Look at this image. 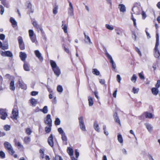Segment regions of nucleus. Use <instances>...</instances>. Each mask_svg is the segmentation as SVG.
<instances>
[{
	"mask_svg": "<svg viewBox=\"0 0 160 160\" xmlns=\"http://www.w3.org/2000/svg\"><path fill=\"white\" fill-rule=\"evenodd\" d=\"M132 20L133 22L134 26L135 27H137L136 22V19L134 18L133 17L132 15Z\"/></svg>",
	"mask_w": 160,
	"mask_h": 160,
	"instance_id": "603ef678",
	"label": "nucleus"
},
{
	"mask_svg": "<svg viewBox=\"0 0 160 160\" xmlns=\"http://www.w3.org/2000/svg\"><path fill=\"white\" fill-rule=\"evenodd\" d=\"M152 93L155 95H157L158 93V88H152Z\"/></svg>",
	"mask_w": 160,
	"mask_h": 160,
	"instance_id": "412c9836",
	"label": "nucleus"
},
{
	"mask_svg": "<svg viewBox=\"0 0 160 160\" xmlns=\"http://www.w3.org/2000/svg\"><path fill=\"white\" fill-rule=\"evenodd\" d=\"M32 24L33 26L37 29L38 31V32H39V30H42V28L40 27L37 23L36 22H33Z\"/></svg>",
	"mask_w": 160,
	"mask_h": 160,
	"instance_id": "a211bd4d",
	"label": "nucleus"
},
{
	"mask_svg": "<svg viewBox=\"0 0 160 160\" xmlns=\"http://www.w3.org/2000/svg\"><path fill=\"white\" fill-rule=\"evenodd\" d=\"M78 120L80 128L82 131H86V129L84 122L83 117L82 116L78 118Z\"/></svg>",
	"mask_w": 160,
	"mask_h": 160,
	"instance_id": "f03ea898",
	"label": "nucleus"
},
{
	"mask_svg": "<svg viewBox=\"0 0 160 160\" xmlns=\"http://www.w3.org/2000/svg\"><path fill=\"white\" fill-rule=\"evenodd\" d=\"M29 33L30 38L33 36L35 35L33 31L32 30H29Z\"/></svg>",
	"mask_w": 160,
	"mask_h": 160,
	"instance_id": "49530a36",
	"label": "nucleus"
},
{
	"mask_svg": "<svg viewBox=\"0 0 160 160\" xmlns=\"http://www.w3.org/2000/svg\"><path fill=\"white\" fill-rule=\"evenodd\" d=\"M60 119L58 118H57L55 121V124L56 125H59L60 123Z\"/></svg>",
	"mask_w": 160,
	"mask_h": 160,
	"instance_id": "c03bdc74",
	"label": "nucleus"
},
{
	"mask_svg": "<svg viewBox=\"0 0 160 160\" xmlns=\"http://www.w3.org/2000/svg\"><path fill=\"white\" fill-rule=\"evenodd\" d=\"M67 152L69 154L70 156H72L73 155V149L69 147L67 149Z\"/></svg>",
	"mask_w": 160,
	"mask_h": 160,
	"instance_id": "c9c22d12",
	"label": "nucleus"
},
{
	"mask_svg": "<svg viewBox=\"0 0 160 160\" xmlns=\"http://www.w3.org/2000/svg\"><path fill=\"white\" fill-rule=\"evenodd\" d=\"M68 14L70 16H73L74 15L73 8H68Z\"/></svg>",
	"mask_w": 160,
	"mask_h": 160,
	"instance_id": "cd10ccee",
	"label": "nucleus"
},
{
	"mask_svg": "<svg viewBox=\"0 0 160 160\" xmlns=\"http://www.w3.org/2000/svg\"><path fill=\"white\" fill-rule=\"evenodd\" d=\"M113 117L116 122L118 123L121 125V123L120 120L118 116L117 113L116 112L114 114Z\"/></svg>",
	"mask_w": 160,
	"mask_h": 160,
	"instance_id": "ddd939ff",
	"label": "nucleus"
},
{
	"mask_svg": "<svg viewBox=\"0 0 160 160\" xmlns=\"http://www.w3.org/2000/svg\"><path fill=\"white\" fill-rule=\"evenodd\" d=\"M27 57V54L25 52H21L20 53V57L22 61H25Z\"/></svg>",
	"mask_w": 160,
	"mask_h": 160,
	"instance_id": "f8f14e48",
	"label": "nucleus"
},
{
	"mask_svg": "<svg viewBox=\"0 0 160 160\" xmlns=\"http://www.w3.org/2000/svg\"><path fill=\"white\" fill-rule=\"evenodd\" d=\"M18 40L19 44H21L24 43L22 38L21 36H19L18 38Z\"/></svg>",
	"mask_w": 160,
	"mask_h": 160,
	"instance_id": "de8ad7c7",
	"label": "nucleus"
},
{
	"mask_svg": "<svg viewBox=\"0 0 160 160\" xmlns=\"http://www.w3.org/2000/svg\"><path fill=\"white\" fill-rule=\"evenodd\" d=\"M143 115H145L146 118H151L153 117V115L151 113L148 112H144Z\"/></svg>",
	"mask_w": 160,
	"mask_h": 160,
	"instance_id": "393cba45",
	"label": "nucleus"
},
{
	"mask_svg": "<svg viewBox=\"0 0 160 160\" xmlns=\"http://www.w3.org/2000/svg\"><path fill=\"white\" fill-rule=\"evenodd\" d=\"M0 118L3 120H5L8 116L6 110L3 109H0Z\"/></svg>",
	"mask_w": 160,
	"mask_h": 160,
	"instance_id": "423d86ee",
	"label": "nucleus"
},
{
	"mask_svg": "<svg viewBox=\"0 0 160 160\" xmlns=\"http://www.w3.org/2000/svg\"><path fill=\"white\" fill-rule=\"evenodd\" d=\"M57 90L59 92H62L63 91V89L62 86L58 85L57 87Z\"/></svg>",
	"mask_w": 160,
	"mask_h": 160,
	"instance_id": "09e8293b",
	"label": "nucleus"
},
{
	"mask_svg": "<svg viewBox=\"0 0 160 160\" xmlns=\"http://www.w3.org/2000/svg\"><path fill=\"white\" fill-rule=\"evenodd\" d=\"M93 73L96 75L98 76L100 74V72L96 69H93L92 70Z\"/></svg>",
	"mask_w": 160,
	"mask_h": 160,
	"instance_id": "4c0bfd02",
	"label": "nucleus"
},
{
	"mask_svg": "<svg viewBox=\"0 0 160 160\" xmlns=\"http://www.w3.org/2000/svg\"><path fill=\"white\" fill-rule=\"evenodd\" d=\"M118 141L121 143H123V140L122 135L119 134L118 136Z\"/></svg>",
	"mask_w": 160,
	"mask_h": 160,
	"instance_id": "473e14b6",
	"label": "nucleus"
},
{
	"mask_svg": "<svg viewBox=\"0 0 160 160\" xmlns=\"http://www.w3.org/2000/svg\"><path fill=\"white\" fill-rule=\"evenodd\" d=\"M156 87L157 88H158L160 86V80H158L157 81V83L156 85Z\"/></svg>",
	"mask_w": 160,
	"mask_h": 160,
	"instance_id": "774afa93",
	"label": "nucleus"
},
{
	"mask_svg": "<svg viewBox=\"0 0 160 160\" xmlns=\"http://www.w3.org/2000/svg\"><path fill=\"white\" fill-rule=\"evenodd\" d=\"M159 40H156L155 46L154 49H158V47L159 44Z\"/></svg>",
	"mask_w": 160,
	"mask_h": 160,
	"instance_id": "680f3d73",
	"label": "nucleus"
},
{
	"mask_svg": "<svg viewBox=\"0 0 160 160\" xmlns=\"http://www.w3.org/2000/svg\"><path fill=\"white\" fill-rule=\"evenodd\" d=\"M30 38L32 42L35 43L36 45L38 44V42L36 40V35H34V36L30 37Z\"/></svg>",
	"mask_w": 160,
	"mask_h": 160,
	"instance_id": "c85d7f7f",
	"label": "nucleus"
},
{
	"mask_svg": "<svg viewBox=\"0 0 160 160\" xmlns=\"http://www.w3.org/2000/svg\"><path fill=\"white\" fill-rule=\"evenodd\" d=\"M31 141L30 138L29 137H24V142L26 144H28Z\"/></svg>",
	"mask_w": 160,
	"mask_h": 160,
	"instance_id": "7c9ffc66",
	"label": "nucleus"
},
{
	"mask_svg": "<svg viewBox=\"0 0 160 160\" xmlns=\"http://www.w3.org/2000/svg\"><path fill=\"white\" fill-rule=\"evenodd\" d=\"M34 53L37 57L42 62L43 60V58L41 54L40 53L38 50H36L34 51Z\"/></svg>",
	"mask_w": 160,
	"mask_h": 160,
	"instance_id": "0eeeda50",
	"label": "nucleus"
},
{
	"mask_svg": "<svg viewBox=\"0 0 160 160\" xmlns=\"http://www.w3.org/2000/svg\"><path fill=\"white\" fill-rule=\"evenodd\" d=\"M0 156L2 158H4L5 157V154L2 151L0 152Z\"/></svg>",
	"mask_w": 160,
	"mask_h": 160,
	"instance_id": "338daca9",
	"label": "nucleus"
},
{
	"mask_svg": "<svg viewBox=\"0 0 160 160\" xmlns=\"http://www.w3.org/2000/svg\"><path fill=\"white\" fill-rule=\"evenodd\" d=\"M88 98L89 106H92L93 104V101L92 98L90 96H88Z\"/></svg>",
	"mask_w": 160,
	"mask_h": 160,
	"instance_id": "a878e982",
	"label": "nucleus"
},
{
	"mask_svg": "<svg viewBox=\"0 0 160 160\" xmlns=\"http://www.w3.org/2000/svg\"><path fill=\"white\" fill-rule=\"evenodd\" d=\"M58 6L55 7L53 10V13L54 14H56L58 13Z\"/></svg>",
	"mask_w": 160,
	"mask_h": 160,
	"instance_id": "5fc2aeb1",
	"label": "nucleus"
},
{
	"mask_svg": "<svg viewBox=\"0 0 160 160\" xmlns=\"http://www.w3.org/2000/svg\"><path fill=\"white\" fill-rule=\"evenodd\" d=\"M55 74L58 77L61 74V72L59 68L57 67L52 69Z\"/></svg>",
	"mask_w": 160,
	"mask_h": 160,
	"instance_id": "9d476101",
	"label": "nucleus"
},
{
	"mask_svg": "<svg viewBox=\"0 0 160 160\" xmlns=\"http://www.w3.org/2000/svg\"><path fill=\"white\" fill-rule=\"evenodd\" d=\"M10 129V127L8 125H5L4 126V129L6 131H8Z\"/></svg>",
	"mask_w": 160,
	"mask_h": 160,
	"instance_id": "bf43d9fd",
	"label": "nucleus"
},
{
	"mask_svg": "<svg viewBox=\"0 0 160 160\" xmlns=\"http://www.w3.org/2000/svg\"><path fill=\"white\" fill-rule=\"evenodd\" d=\"M53 138L52 134H51L50 136L48 138V143L50 146L52 147L54 146Z\"/></svg>",
	"mask_w": 160,
	"mask_h": 160,
	"instance_id": "6e6552de",
	"label": "nucleus"
},
{
	"mask_svg": "<svg viewBox=\"0 0 160 160\" xmlns=\"http://www.w3.org/2000/svg\"><path fill=\"white\" fill-rule=\"evenodd\" d=\"M5 148L8 151L10 154L12 155L15 153L11 145L9 142H5L4 143Z\"/></svg>",
	"mask_w": 160,
	"mask_h": 160,
	"instance_id": "f257e3e1",
	"label": "nucleus"
},
{
	"mask_svg": "<svg viewBox=\"0 0 160 160\" xmlns=\"http://www.w3.org/2000/svg\"><path fill=\"white\" fill-rule=\"evenodd\" d=\"M2 49L3 50L7 49L8 48V43L7 41L4 42L3 44H2Z\"/></svg>",
	"mask_w": 160,
	"mask_h": 160,
	"instance_id": "bb28decb",
	"label": "nucleus"
},
{
	"mask_svg": "<svg viewBox=\"0 0 160 160\" xmlns=\"http://www.w3.org/2000/svg\"><path fill=\"white\" fill-rule=\"evenodd\" d=\"M10 21L12 23V26L13 27H15L16 26H17V22L15 20L14 18L12 17H11L10 18Z\"/></svg>",
	"mask_w": 160,
	"mask_h": 160,
	"instance_id": "5701e85b",
	"label": "nucleus"
},
{
	"mask_svg": "<svg viewBox=\"0 0 160 160\" xmlns=\"http://www.w3.org/2000/svg\"><path fill=\"white\" fill-rule=\"evenodd\" d=\"M52 126H48L45 128V130L47 133H48L50 132Z\"/></svg>",
	"mask_w": 160,
	"mask_h": 160,
	"instance_id": "58836bf2",
	"label": "nucleus"
},
{
	"mask_svg": "<svg viewBox=\"0 0 160 160\" xmlns=\"http://www.w3.org/2000/svg\"><path fill=\"white\" fill-rule=\"evenodd\" d=\"M10 89L12 91H14L15 90L14 86V81H11L10 84Z\"/></svg>",
	"mask_w": 160,
	"mask_h": 160,
	"instance_id": "6ab92c4d",
	"label": "nucleus"
},
{
	"mask_svg": "<svg viewBox=\"0 0 160 160\" xmlns=\"http://www.w3.org/2000/svg\"><path fill=\"white\" fill-rule=\"evenodd\" d=\"M132 11L135 14H138L139 13L138 8L137 7H133L132 9Z\"/></svg>",
	"mask_w": 160,
	"mask_h": 160,
	"instance_id": "2f4dec72",
	"label": "nucleus"
},
{
	"mask_svg": "<svg viewBox=\"0 0 160 160\" xmlns=\"http://www.w3.org/2000/svg\"><path fill=\"white\" fill-rule=\"evenodd\" d=\"M137 77L135 74H133L131 78V80L134 83H135L137 80Z\"/></svg>",
	"mask_w": 160,
	"mask_h": 160,
	"instance_id": "ea45409f",
	"label": "nucleus"
},
{
	"mask_svg": "<svg viewBox=\"0 0 160 160\" xmlns=\"http://www.w3.org/2000/svg\"><path fill=\"white\" fill-rule=\"evenodd\" d=\"M115 31L117 34L118 35H121L122 34V30L121 29L117 28L115 29Z\"/></svg>",
	"mask_w": 160,
	"mask_h": 160,
	"instance_id": "72a5a7b5",
	"label": "nucleus"
},
{
	"mask_svg": "<svg viewBox=\"0 0 160 160\" xmlns=\"http://www.w3.org/2000/svg\"><path fill=\"white\" fill-rule=\"evenodd\" d=\"M58 131L62 135L63 133H65L62 129L61 128H59L58 129Z\"/></svg>",
	"mask_w": 160,
	"mask_h": 160,
	"instance_id": "052dcab7",
	"label": "nucleus"
},
{
	"mask_svg": "<svg viewBox=\"0 0 160 160\" xmlns=\"http://www.w3.org/2000/svg\"><path fill=\"white\" fill-rule=\"evenodd\" d=\"M0 8L1 9L0 13L2 15L4 11V8L2 6V5H0Z\"/></svg>",
	"mask_w": 160,
	"mask_h": 160,
	"instance_id": "6e6d98bb",
	"label": "nucleus"
},
{
	"mask_svg": "<svg viewBox=\"0 0 160 160\" xmlns=\"http://www.w3.org/2000/svg\"><path fill=\"white\" fill-rule=\"evenodd\" d=\"M6 56L11 57L12 56V53L9 51H7L5 52Z\"/></svg>",
	"mask_w": 160,
	"mask_h": 160,
	"instance_id": "37998d69",
	"label": "nucleus"
},
{
	"mask_svg": "<svg viewBox=\"0 0 160 160\" xmlns=\"http://www.w3.org/2000/svg\"><path fill=\"white\" fill-rule=\"evenodd\" d=\"M105 26L108 29L111 30H112L114 29V28L112 26H111L109 24H106Z\"/></svg>",
	"mask_w": 160,
	"mask_h": 160,
	"instance_id": "a18cd8bd",
	"label": "nucleus"
},
{
	"mask_svg": "<svg viewBox=\"0 0 160 160\" xmlns=\"http://www.w3.org/2000/svg\"><path fill=\"white\" fill-rule=\"evenodd\" d=\"M84 34L85 37L84 41L85 43L87 44H92V42L91 41L89 37L88 36H87L85 32H84Z\"/></svg>",
	"mask_w": 160,
	"mask_h": 160,
	"instance_id": "1a4fd4ad",
	"label": "nucleus"
},
{
	"mask_svg": "<svg viewBox=\"0 0 160 160\" xmlns=\"http://www.w3.org/2000/svg\"><path fill=\"white\" fill-rule=\"evenodd\" d=\"M32 131L30 128H27L26 129V132L28 135H30Z\"/></svg>",
	"mask_w": 160,
	"mask_h": 160,
	"instance_id": "8fccbe9b",
	"label": "nucleus"
},
{
	"mask_svg": "<svg viewBox=\"0 0 160 160\" xmlns=\"http://www.w3.org/2000/svg\"><path fill=\"white\" fill-rule=\"evenodd\" d=\"M93 127L94 129L98 132H99L100 130L99 128V125L97 122H95L94 123Z\"/></svg>",
	"mask_w": 160,
	"mask_h": 160,
	"instance_id": "c756f323",
	"label": "nucleus"
},
{
	"mask_svg": "<svg viewBox=\"0 0 160 160\" xmlns=\"http://www.w3.org/2000/svg\"><path fill=\"white\" fill-rule=\"evenodd\" d=\"M50 62L52 69L58 67L56 63L54 61L51 60L50 61Z\"/></svg>",
	"mask_w": 160,
	"mask_h": 160,
	"instance_id": "f704fd0d",
	"label": "nucleus"
},
{
	"mask_svg": "<svg viewBox=\"0 0 160 160\" xmlns=\"http://www.w3.org/2000/svg\"><path fill=\"white\" fill-rule=\"evenodd\" d=\"M139 90V89L138 88L136 89L135 88V87H133L132 90V92L134 94L137 93L138 92Z\"/></svg>",
	"mask_w": 160,
	"mask_h": 160,
	"instance_id": "3c124183",
	"label": "nucleus"
},
{
	"mask_svg": "<svg viewBox=\"0 0 160 160\" xmlns=\"http://www.w3.org/2000/svg\"><path fill=\"white\" fill-rule=\"evenodd\" d=\"M19 46L21 50H24L25 49V46L24 43L19 44Z\"/></svg>",
	"mask_w": 160,
	"mask_h": 160,
	"instance_id": "13d9d810",
	"label": "nucleus"
},
{
	"mask_svg": "<svg viewBox=\"0 0 160 160\" xmlns=\"http://www.w3.org/2000/svg\"><path fill=\"white\" fill-rule=\"evenodd\" d=\"M145 125L149 132H151L152 131V127L151 124L149 123H146L145 124Z\"/></svg>",
	"mask_w": 160,
	"mask_h": 160,
	"instance_id": "f3484780",
	"label": "nucleus"
},
{
	"mask_svg": "<svg viewBox=\"0 0 160 160\" xmlns=\"http://www.w3.org/2000/svg\"><path fill=\"white\" fill-rule=\"evenodd\" d=\"M45 123L48 126H52V120L50 114H48L46 117L44 118Z\"/></svg>",
	"mask_w": 160,
	"mask_h": 160,
	"instance_id": "39448f33",
	"label": "nucleus"
},
{
	"mask_svg": "<svg viewBox=\"0 0 160 160\" xmlns=\"http://www.w3.org/2000/svg\"><path fill=\"white\" fill-rule=\"evenodd\" d=\"M138 75L141 79L144 80L145 79V77L142 73L141 72L138 73Z\"/></svg>",
	"mask_w": 160,
	"mask_h": 160,
	"instance_id": "4d7b16f0",
	"label": "nucleus"
},
{
	"mask_svg": "<svg viewBox=\"0 0 160 160\" xmlns=\"http://www.w3.org/2000/svg\"><path fill=\"white\" fill-rule=\"evenodd\" d=\"M54 160H63L62 157L58 155H56L55 156L54 158Z\"/></svg>",
	"mask_w": 160,
	"mask_h": 160,
	"instance_id": "864d4df0",
	"label": "nucleus"
},
{
	"mask_svg": "<svg viewBox=\"0 0 160 160\" xmlns=\"http://www.w3.org/2000/svg\"><path fill=\"white\" fill-rule=\"evenodd\" d=\"M62 28L63 29L64 32L65 33H67L68 32V25L67 24H65L64 25H63V23L65 22V21H62Z\"/></svg>",
	"mask_w": 160,
	"mask_h": 160,
	"instance_id": "dca6fc26",
	"label": "nucleus"
},
{
	"mask_svg": "<svg viewBox=\"0 0 160 160\" xmlns=\"http://www.w3.org/2000/svg\"><path fill=\"white\" fill-rule=\"evenodd\" d=\"M40 111L44 113H47L48 112V107L47 106H45L43 109H41Z\"/></svg>",
	"mask_w": 160,
	"mask_h": 160,
	"instance_id": "e433bc0d",
	"label": "nucleus"
},
{
	"mask_svg": "<svg viewBox=\"0 0 160 160\" xmlns=\"http://www.w3.org/2000/svg\"><path fill=\"white\" fill-rule=\"evenodd\" d=\"M13 141L15 143V145L18 146L19 149H21V150L23 149V146L21 145L19 142H17L16 139H14Z\"/></svg>",
	"mask_w": 160,
	"mask_h": 160,
	"instance_id": "9b49d317",
	"label": "nucleus"
},
{
	"mask_svg": "<svg viewBox=\"0 0 160 160\" xmlns=\"http://www.w3.org/2000/svg\"><path fill=\"white\" fill-rule=\"evenodd\" d=\"M2 3L6 8H9L10 5L8 3H7L5 1H2Z\"/></svg>",
	"mask_w": 160,
	"mask_h": 160,
	"instance_id": "79ce46f5",
	"label": "nucleus"
},
{
	"mask_svg": "<svg viewBox=\"0 0 160 160\" xmlns=\"http://www.w3.org/2000/svg\"><path fill=\"white\" fill-rule=\"evenodd\" d=\"M12 116L11 118L13 119H17V117L18 116V109L17 106H15L12 110Z\"/></svg>",
	"mask_w": 160,
	"mask_h": 160,
	"instance_id": "20e7f679",
	"label": "nucleus"
},
{
	"mask_svg": "<svg viewBox=\"0 0 160 160\" xmlns=\"http://www.w3.org/2000/svg\"><path fill=\"white\" fill-rule=\"evenodd\" d=\"M135 49L136 51L138 52L139 55L141 56H142V53L139 49L138 48L136 47Z\"/></svg>",
	"mask_w": 160,
	"mask_h": 160,
	"instance_id": "69168bd1",
	"label": "nucleus"
},
{
	"mask_svg": "<svg viewBox=\"0 0 160 160\" xmlns=\"http://www.w3.org/2000/svg\"><path fill=\"white\" fill-rule=\"evenodd\" d=\"M62 139L64 143L65 144H67V138L65 133H63V134L62 135Z\"/></svg>",
	"mask_w": 160,
	"mask_h": 160,
	"instance_id": "b1692460",
	"label": "nucleus"
},
{
	"mask_svg": "<svg viewBox=\"0 0 160 160\" xmlns=\"http://www.w3.org/2000/svg\"><path fill=\"white\" fill-rule=\"evenodd\" d=\"M19 85L20 88L22 89H26L27 88L26 85L23 82H20V80L18 81Z\"/></svg>",
	"mask_w": 160,
	"mask_h": 160,
	"instance_id": "aec40b11",
	"label": "nucleus"
},
{
	"mask_svg": "<svg viewBox=\"0 0 160 160\" xmlns=\"http://www.w3.org/2000/svg\"><path fill=\"white\" fill-rule=\"evenodd\" d=\"M105 54L108 58V59L109 60L110 63L111 64L112 67V68L115 69L116 68V64L113 61L112 58V56L106 50H105Z\"/></svg>",
	"mask_w": 160,
	"mask_h": 160,
	"instance_id": "7ed1b4c3",
	"label": "nucleus"
},
{
	"mask_svg": "<svg viewBox=\"0 0 160 160\" xmlns=\"http://www.w3.org/2000/svg\"><path fill=\"white\" fill-rule=\"evenodd\" d=\"M117 80L118 82L119 83L120 82V81L121 80V78L119 75H117Z\"/></svg>",
	"mask_w": 160,
	"mask_h": 160,
	"instance_id": "e2e57ef3",
	"label": "nucleus"
},
{
	"mask_svg": "<svg viewBox=\"0 0 160 160\" xmlns=\"http://www.w3.org/2000/svg\"><path fill=\"white\" fill-rule=\"evenodd\" d=\"M30 102L33 106H35L37 101L36 99L34 98H32L30 100Z\"/></svg>",
	"mask_w": 160,
	"mask_h": 160,
	"instance_id": "a19ab883",
	"label": "nucleus"
},
{
	"mask_svg": "<svg viewBox=\"0 0 160 160\" xmlns=\"http://www.w3.org/2000/svg\"><path fill=\"white\" fill-rule=\"evenodd\" d=\"M154 55L155 58H158L160 55V52L158 49H154Z\"/></svg>",
	"mask_w": 160,
	"mask_h": 160,
	"instance_id": "2eb2a0df",
	"label": "nucleus"
},
{
	"mask_svg": "<svg viewBox=\"0 0 160 160\" xmlns=\"http://www.w3.org/2000/svg\"><path fill=\"white\" fill-rule=\"evenodd\" d=\"M23 68L24 70L26 71H29L30 70L29 65L27 62H24Z\"/></svg>",
	"mask_w": 160,
	"mask_h": 160,
	"instance_id": "4be33fe9",
	"label": "nucleus"
},
{
	"mask_svg": "<svg viewBox=\"0 0 160 160\" xmlns=\"http://www.w3.org/2000/svg\"><path fill=\"white\" fill-rule=\"evenodd\" d=\"M38 92L34 91H32L31 92V95L32 96H36V95H37V94H38Z\"/></svg>",
	"mask_w": 160,
	"mask_h": 160,
	"instance_id": "0e129e2a",
	"label": "nucleus"
},
{
	"mask_svg": "<svg viewBox=\"0 0 160 160\" xmlns=\"http://www.w3.org/2000/svg\"><path fill=\"white\" fill-rule=\"evenodd\" d=\"M118 8L121 12H124L126 11V8L124 5L123 4H120L118 5Z\"/></svg>",
	"mask_w": 160,
	"mask_h": 160,
	"instance_id": "4468645a",
	"label": "nucleus"
}]
</instances>
